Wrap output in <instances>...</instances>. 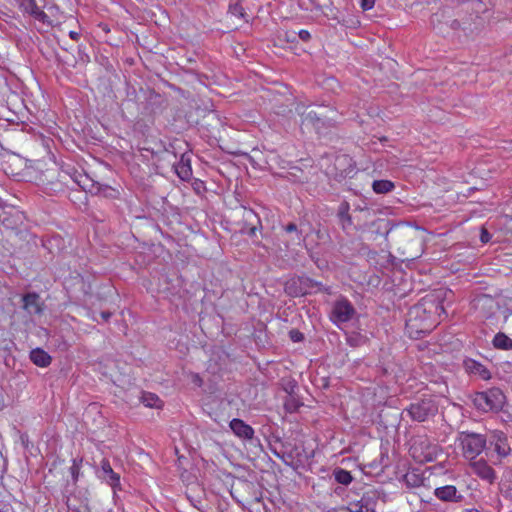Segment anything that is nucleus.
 I'll list each match as a JSON object with an SVG mask.
<instances>
[{
    "instance_id": "obj_32",
    "label": "nucleus",
    "mask_w": 512,
    "mask_h": 512,
    "mask_svg": "<svg viewBox=\"0 0 512 512\" xmlns=\"http://www.w3.org/2000/svg\"><path fill=\"white\" fill-rule=\"evenodd\" d=\"M31 16L42 23H48V15L40 8L35 10Z\"/></svg>"
},
{
    "instance_id": "obj_30",
    "label": "nucleus",
    "mask_w": 512,
    "mask_h": 512,
    "mask_svg": "<svg viewBox=\"0 0 512 512\" xmlns=\"http://www.w3.org/2000/svg\"><path fill=\"white\" fill-rule=\"evenodd\" d=\"M229 12L231 13V15L236 16L238 18H245L246 16L244 8L238 2L229 5Z\"/></svg>"
},
{
    "instance_id": "obj_37",
    "label": "nucleus",
    "mask_w": 512,
    "mask_h": 512,
    "mask_svg": "<svg viewBox=\"0 0 512 512\" xmlns=\"http://www.w3.org/2000/svg\"><path fill=\"white\" fill-rule=\"evenodd\" d=\"M70 470H71V474H72L73 479L77 480L78 473H79V467H78V465L75 462L71 466Z\"/></svg>"
},
{
    "instance_id": "obj_38",
    "label": "nucleus",
    "mask_w": 512,
    "mask_h": 512,
    "mask_svg": "<svg viewBox=\"0 0 512 512\" xmlns=\"http://www.w3.org/2000/svg\"><path fill=\"white\" fill-rule=\"evenodd\" d=\"M355 211H359L361 213H365V214H367V216H369L371 214V210L368 207H366V206H364V207L357 206L355 208Z\"/></svg>"
},
{
    "instance_id": "obj_28",
    "label": "nucleus",
    "mask_w": 512,
    "mask_h": 512,
    "mask_svg": "<svg viewBox=\"0 0 512 512\" xmlns=\"http://www.w3.org/2000/svg\"><path fill=\"white\" fill-rule=\"evenodd\" d=\"M20 6V8L28 13L29 15H32L35 10H37L39 7L37 6V3L35 0H16Z\"/></svg>"
},
{
    "instance_id": "obj_48",
    "label": "nucleus",
    "mask_w": 512,
    "mask_h": 512,
    "mask_svg": "<svg viewBox=\"0 0 512 512\" xmlns=\"http://www.w3.org/2000/svg\"><path fill=\"white\" fill-rule=\"evenodd\" d=\"M327 512H339V511L336 509H331V510H328Z\"/></svg>"
},
{
    "instance_id": "obj_2",
    "label": "nucleus",
    "mask_w": 512,
    "mask_h": 512,
    "mask_svg": "<svg viewBox=\"0 0 512 512\" xmlns=\"http://www.w3.org/2000/svg\"><path fill=\"white\" fill-rule=\"evenodd\" d=\"M472 402L478 411L498 413L506 403V396L500 388L492 387L485 391L476 392L473 395Z\"/></svg>"
},
{
    "instance_id": "obj_16",
    "label": "nucleus",
    "mask_w": 512,
    "mask_h": 512,
    "mask_svg": "<svg viewBox=\"0 0 512 512\" xmlns=\"http://www.w3.org/2000/svg\"><path fill=\"white\" fill-rule=\"evenodd\" d=\"M349 210L350 205L347 201L341 202L337 210L339 224L342 230L346 233H349L350 229L353 227V221Z\"/></svg>"
},
{
    "instance_id": "obj_44",
    "label": "nucleus",
    "mask_w": 512,
    "mask_h": 512,
    "mask_svg": "<svg viewBox=\"0 0 512 512\" xmlns=\"http://www.w3.org/2000/svg\"><path fill=\"white\" fill-rule=\"evenodd\" d=\"M382 223H384V224H385V226H387L388 221L383 220V219H379L378 221L373 222V225L378 224V228H381V224H382Z\"/></svg>"
},
{
    "instance_id": "obj_22",
    "label": "nucleus",
    "mask_w": 512,
    "mask_h": 512,
    "mask_svg": "<svg viewBox=\"0 0 512 512\" xmlns=\"http://www.w3.org/2000/svg\"><path fill=\"white\" fill-rule=\"evenodd\" d=\"M492 344H493L494 348L499 349V350H505V351L512 350V339L509 338L503 332H498L494 336V338L492 340Z\"/></svg>"
},
{
    "instance_id": "obj_36",
    "label": "nucleus",
    "mask_w": 512,
    "mask_h": 512,
    "mask_svg": "<svg viewBox=\"0 0 512 512\" xmlns=\"http://www.w3.org/2000/svg\"><path fill=\"white\" fill-rule=\"evenodd\" d=\"M298 37H299V39H301L302 41L307 42V41H309V40L311 39V34H310V32H309V31H307V30H300V31L298 32Z\"/></svg>"
},
{
    "instance_id": "obj_11",
    "label": "nucleus",
    "mask_w": 512,
    "mask_h": 512,
    "mask_svg": "<svg viewBox=\"0 0 512 512\" xmlns=\"http://www.w3.org/2000/svg\"><path fill=\"white\" fill-rule=\"evenodd\" d=\"M22 308L29 315H39L44 310V304L41 301L39 294L36 292H29L22 296Z\"/></svg>"
},
{
    "instance_id": "obj_5",
    "label": "nucleus",
    "mask_w": 512,
    "mask_h": 512,
    "mask_svg": "<svg viewBox=\"0 0 512 512\" xmlns=\"http://www.w3.org/2000/svg\"><path fill=\"white\" fill-rule=\"evenodd\" d=\"M322 284L305 276H296L286 281L284 291L288 296L300 297L312 292L313 289L321 290Z\"/></svg>"
},
{
    "instance_id": "obj_8",
    "label": "nucleus",
    "mask_w": 512,
    "mask_h": 512,
    "mask_svg": "<svg viewBox=\"0 0 512 512\" xmlns=\"http://www.w3.org/2000/svg\"><path fill=\"white\" fill-rule=\"evenodd\" d=\"M438 448L427 439L415 442L411 447L412 456L419 462H432L437 457Z\"/></svg>"
},
{
    "instance_id": "obj_13",
    "label": "nucleus",
    "mask_w": 512,
    "mask_h": 512,
    "mask_svg": "<svg viewBox=\"0 0 512 512\" xmlns=\"http://www.w3.org/2000/svg\"><path fill=\"white\" fill-rule=\"evenodd\" d=\"M471 468L473 473L481 479L486 480L489 483L494 482L496 478L495 471L490 465L487 464L486 461L482 459L474 461L471 463Z\"/></svg>"
},
{
    "instance_id": "obj_31",
    "label": "nucleus",
    "mask_w": 512,
    "mask_h": 512,
    "mask_svg": "<svg viewBox=\"0 0 512 512\" xmlns=\"http://www.w3.org/2000/svg\"><path fill=\"white\" fill-rule=\"evenodd\" d=\"M273 453L276 457L280 458L284 461L285 464L293 466V452H284L282 454L278 453L276 450H273Z\"/></svg>"
},
{
    "instance_id": "obj_25",
    "label": "nucleus",
    "mask_w": 512,
    "mask_h": 512,
    "mask_svg": "<svg viewBox=\"0 0 512 512\" xmlns=\"http://www.w3.org/2000/svg\"><path fill=\"white\" fill-rule=\"evenodd\" d=\"M336 168L338 166H347L344 170L341 171L340 176L341 177H347L350 176L351 173L354 172L355 167L352 164V159L347 156L338 157L335 162Z\"/></svg>"
},
{
    "instance_id": "obj_27",
    "label": "nucleus",
    "mask_w": 512,
    "mask_h": 512,
    "mask_svg": "<svg viewBox=\"0 0 512 512\" xmlns=\"http://www.w3.org/2000/svg\"><path fill=\"white\" fill-rule=\"evenodd\" d=\"M302 122L319 127L322 124V119L317 112L309 110L302 113Z\"/></svg>"
},
{
    "instance_id": "obj_10",
    "label": "nucleus",
    "mask_w": 512,
    "mask_h": 512,
    "mask_svg": "<svg viewBox=\"0 0 512 512\" xmlns=\"http://www.w3.org/2000/svg\"><path fill=\"white\" fill-rule=\"evenodd\" d=\"M97 475L100 479L104 480L109 484L115 491L117 487H120V475L112 469L110 462L103 458L100 463V468L97 471Z\"/></svg>"
},
{
    "instance_id": "obj_12",
    "label": "nucleus",
    "mask_w": 512,
    "mask_h": 512,
    "mask_svg": "<svg viewBox=\"0 0 512 512\" xmlns=\"http://www.w3.org/2000/svg\"><path fill=\"white\" fill-rule=\"evenodd\" d=\"M229 427L238 438L250 441L254 438V429L242 419L234 418L230 421Z\"/></svg>"
},
{
    "instance_id": "obj_49",
    "label": "nucleus",
    "mask_w": 512,
    "mask_h": 512,
    "mask_svg": "<svg viewBox=\"0 0 512 512\" xmlns=\"http://www.w3.org/2000/svg\"><path fill=\"white\" fill-rule=\"evenodd\" d=\"M334 19H336L338 23H341V20L338 17H334Z\"/></svg>"
},
{
    "instance_id": "obj_23",
    "label": "nucleus",
    "mask_w": 512,
    "mask_h": 512,
    "mask_svg": "<svg viewBox=\"0 0 512 512\" xmlns=\"http://www.w3.org/2000/svg\"><path fill=\"white\" fill-rule=\"evenodd\" d=\"M333 476L337 483L345 486L349 485L353 481L351 472L340 467H337L333 470Z\"/></svg>"
},
{
    "instance_id": "obj_34",
    "label": "nucleus",
    "mask_w": 512,
    "mask_h": 512,
    "mask_svg": "<svg viewBox=\"0 0 512 512\" xmlns=\"http://www.w3.org/2000/svg\"><path fill=\"white\" fill-rule=\"evenodd\" d=\"M491 240V234L488 232V230L484 227H481L480 232V241L485 244L488 243Z\"/></svg>"
},
{
    "instance_id": "obj_9",
    "label": "nucleus",
    "mask_w": 512,
    "mask_h": 512,
    "mask_svg": "<svg viewBox=\"0 0 512 512\" xmlns=\"http://www.w3.org/2000/svg\"><path fill=\"white\" fill-rule=\"evenodd\" d=\"M490 447L497 454L499 459L507 457L511 453V447L507 435L501 430H493L487 439Z\"/></svg>"
},
{
    "instance_id": "obj_17",
    "label": "nucleus",
    "mask_w": 512,
    "mask_h": 512,
    "mask_svg": "<svg viewBox=\"0 0 512 512\" xmlns=\"http://www.w3.org/2000/svg\"><path fill=\"white\" fill-rule=\"evenodd\" d=\"M283 230L290 236L287 240L286 247H289L290 245L300 246L305 242L306 237L303 235V232L298 229V226L295 223L290 222L286 224L283 226Z\"/></svg>"
},
{
    "instance_id": "obj_21",
    "label": "nucleus",
    "mask_w": 512,
    "mask_h": 512,
    "mask_svg": "<svg viewBox=\"0 0 512 512\" xmlns=\"http://www.w3.org/2000/svg\"><path fill=\"white\" fill-rule=\"evenodd\" d=\"M243 217L245 222L249 224L250 227H248L247 230L243 229L242 231L247 233L250 237L255 236L257 231V224L261 223L258 215L252 209H245Z\"/></svg>"
},
{
    "instance_id": "obj_6",
    "label": "nucleus",
    "mask_w": 512,
    "mask_h": 512,
    "mask_svg": "<svg viewBox=\"0 0 512 512\" xmlns=\"http://www.w3.org/2000/svg\"><path fill=\"white\" fill-rule=\"evenodd\" d=\"M355 314V308L349 300L341 298L337 300L332 308L330 319L334 324L348 322Z\"/></svg>"
},
{
    "instance_id": "obj_15",
    "label": "nucleus",
    "mask_w": 512,
    "mask_h": 512,
    "mask_svg": "<svg viewBox=\"0 0 512 512\" xmlns=\"http://www.w3.org/2000/svg\"><path fill=\"white\" fill-rule=\"evenodd\" d=\"M175 173L183 181H189L192 177L190 156L183 153L176 163L173 164Z\"/></svg>"
},
{
    "instance_id": "obj_50",
    "label": "nucleus",
    "mask_w": 512,
    "mask_h": 512,
    "mask_svg": "<svg viewBox=\"0 0 512 512\" xmlns=\"http://www.w3.org/2000/svg\"><path fill=\"white\" fill-rule=\"evenodd\" d=\"M508 512H512V509H511V510H509Z\"/></svg>"
},
{
    "instance_id": "obj_41",
    "label": "nucleus",
    "mask_w": 512,
    "mask_h": 512,
    "mask_svg": "<svg viewBox=\"0 0 512 512\" xmlns=\"http://www.w3.org/2000/svg\"><path fill=\"white\" fill-rule=\"evenodd\" d=\"M69 37L73 40H78L79 37H80V34L76 31H70L69 32Z\"/></svg>"
},
{
    "instance_id": "obj_24",
    "label": "nucleus",
    "mask_w": 512,
    "mask_h": 512,
    "mask_svg": "<svg viewBox=\"0 0 512 512\" xmlns=\"http://www.w3.org/2000/svg\"><path fill=\"white\" fill-rule=\"evenodd\" d=\"M395 185L390 180H375L372 183V189L377 194H386L394 189Z\"/></svg>"
},
{
    "instance_id": "obj_26",
    "label": "nucleus",
    "mask_w": 512,
    "mask_h": 512,
    "mask_svg": "<svg viewBox=\"0 0 512 512\" xmlns=\"http://www.w3.org/2000/svg\"><path fill=\"white\" fill-rule=\"evenodd\" d=\"M142 402L145 406L150 408H160L162 406L160 398L156 394L150 392L143 393Z\"/></svg>"
},
{
    "instance_id": "obj_20",
    "label": "nucleus",
    "mask_w": 512,
    "mask_h": 512,
    "mask_svg": "<svg viewBox=\"0 0 512 512\" xmlns=\"http://www.w3.org/2000/svg\"><path fill=\"white\" fill-rule=\"evenodd\" d=\"M92 194L103 196L105 198L114 199L119 195L118 190L115 188L101 183H93L89 189Z\"/></svg>"
},
{
    "instance_id": "obj_3",
    "label": "nucleus",
    "mask_w": 512,
    "mask_h": 512,
    "mask_svg": "<svg viewBox=\"0 0 512 512\" xmlns=\"http://www.w3.org/2000/svg\"><path fill=\"white\" fill-rule=\"evenodd\" d=\"M457 440L462 448L466 459H475L486 447L487 437L483 434L462 431L458 434Z\"/></svg>"
},
{
    "instance_id": "obj_35",
    "label": "nucleus",
    "mask_w": 512,
    "mask_h": 512,
    "mask_svg": "<svg viewBox=\"0 0 512 512\" xmlns=\"http://www.w3.org/2000/svg\"><path fill=\"white\" fill-rule=\"evenodd\" d=\"M360 7L364 10H371L375 5V0H360Z\"/></svg>"
},
{
    "instance_id": "obj_39",
    "label": "nucleus",
    "mask_w": 512,
    "mask_h": 512,
    "mask_svg": "<svg viewBox=\"0 0 512 512\" xmlns=\"http://www.w3.org/2000/svg\"><path fill=\"white\" fill-rule=\"evenodd\" d=\"M100 316L103 319V321L107 322L110 319V317L112 316V313L109 311H102L100 313Z\"/></svg>"
},
{
    "instance_id": "obj_42",
    "label": "nucleus",
    "mask_w": 512,
    "mask_h": 512,
    "mask_svg": "<svg viewBox=\"0 0 512 512\" xmlns=\"http://www.w3.org/2000/svg\"><path fill=\"white\" fill-rule=\"evenodd\" d=\"M99 27L102 29V31H104L105 33H109L110 32V28L108 26V24H105V23H100L99 24Z\"/></svg>"
},
{
    "instance_id": "obj_46",
    "label": "nucleus",
    "mask_w": 512,
    "mask_h": 512,
    "mask_svg": "<svg viewBox=\"0 0 512 512\" xmlns=\"http://www.w3.org/2000/svg\"><path fill=\"white\" fill-rule=\"evenodd\" d=\"M410 477L415 478V477H416V475H415V474H412V475L407 474V475L405 476V479H406L407 483H410Z\"/></svg>"
},
{
    "instance_id": "obj_43",
    "label": "nucleus",
    "mask_w": 512,
    "mask_h": 512,
    "mask_svg": "<svg viewBox=\"0 0 512 512\" xmlns=\"http://www.w3.org/2000/svg\"><path fill=\"white\" fill-rule=\"evenodd\" d=\"M193 382H194L195 384H197L198 386H201V385H202V379H201V378L199 377V375H197V374L194 376V380H193Z\"/></svg>"
},
{
    "instance_id": "obj_4",
    "label": "nucleus",
    "mask_w": 512,
    "mask_h": 512,
    "mask_svg": "<svg viewBox=\"0 0 512 512\" xmlns=\"http://www.w3.org/2000/svg\"><path fill=\"white\" fill-rule=\"evenodd\" d=\"M404 412L413 420L417 422H425L434 417L438 413V404L431 398H423L412 402Z\"/></svg>"
},
{
    "instance_id": "obj_14",
    "label": "nucleus",
    "mask_w": 512,
    "mask_h": 512,
    "mask_svg": "<svg viewBox=\"0 0 512 512\" xmlns=\"http://www.w3.org/2000/svg\"><path fill=\"white\" fill-rule=\"evenodd\" d=\"M434 495L441 501L445 502H461L463 495L458 493L457 488L453 485L438 487L434 490Z\"/></svg>"
},
{
    "instance_id": "obj_7",
    "label": "nucleus",
    "mask_w": 512,
    "mask_h": 512,
    "mask_svg": "<svg viewBox=\"0 0 512 512\" xmlns=\"http://www.w3.org/2000/svg\"><path fill=\"white\" fill-rule=\"evenodd\" d=\"M379 494L375 490L365 492L360 500L350 502L347 509L349 512H376L379 502Z\"/></svg>"
},
{
    "instance_id": "obj_29",
    "label": "nucleus",
    "mask_w": 512,
    "mask_h": 512,
    "mask_svg": "<svg viewBox=\"0 0 512 512\" xmlns=\"http://www.w3.org/2000/svg\"><path fill=\"white\" fill-rule=\"evenodd\" d=\"M346 342L349 346L356 348L363 345L366 342V338L360 334H351L347 336Z\"/></svg>"
},
{
    "instance_id": "obj_45",
    "label": "nucleus",
    "mask_w": 512,
    "mask_h": 512,
    "mask_svg": "<svg viewBox=\"0 0 512 512\" xmlns=\"http://www.w3.org/2000/svg\"><path fill=\"white\" fill-rule=\"evenodd\" d=\"M451 27L453 29H458L460 27V22L458 20H453L451 23Z\"/></svg>"
},
{
    "instance_id": "obj_40",
    "label": "nucleus",
    "mask_w": 512,
    "mask_h": 512,
    "mask_svg": "<svg viewBox=\"0 0 512 512\" xmlns=\"http://www.w3.org/2000/svg\"><path fill=\"white\" fill-rule=\"evenodd\" d=\"M381 464L383 467L388 466V455L381 453Z\"/></svg>"
},
{
    "instance_id": "obj_19",
    "label": "nucleus",
    "mask_w": 512,
    "mask_h": 512,
    "mask_svg": "<svg viewBox=\"0 0 512 512\" xmlns=\"http://www.w3.org/2000/svg\"><path fill=\"white\" fill-rule=\"evenodd\" d=\"M30 360L38 367H48L51 364V356L41 348H35L30 352Z\"/></svg>"
},
{
    "instance_id": "obj_1",
    "label": "nucleus",
    "mask_w": 512,
    "mask_h": 512,
    "mask_svg": "<svg viewBox=\"0 0 512 512\" xmlns=\"http://www.w3.org/2000/svg\"><path fill=\"white\" fill-rule=\"evenodd\" d=\"M442 312L443 306L435 299L423 298L409 309L406 328L415 338L423 337L436 327Z\"/></svg>"
},
{
    "instance_id": "obj_47",
    "label": "nucleus",
    "mask_w": 512,
    "mask_h": 512,
    "mask_svg": "<svg viewBox=\"0 0 512 512\" xmlns=\"http://www.w3.org/2000/svg\"><path fill=\"white\" fill-rule=\"evenodd\" d=\"M466 512H480V511L477 509H469V510H466Z\"/></svg>"
},
{
    "instance_id": "obj_33",
    "label": "nucleus",
    "mask_w": 512,
    "mask_h": 512,
    "mask_svg": "<svg viewBox=\"0 0 512 512\" xmlns=\"http://www.w3.org/2000/svg\"><path fill=\"white\" fill-rule=\"evenodd\" d=\"M289 336H290V339L293 341V342H301L303 339H304V336H303V333H301L299 330L297 329H292L289 331Z\"/></svg>"
},
{
    "instance_id": "obj_18",
    "label": "nucleus",
    "mask_w": 512,
    "mask_h": 512,
    "mask_svg": "<svg viewBox=\"0 0 512 512\" xmlns=\"http://www.w3.org/2000/svg\"><path fill=\"white\" fill-rule=\"evenodd\" d=\"M466 372L469 374L477 375L483 380H488L491 377L489 370L480 362L474 359H466L463 362Z\"/></svg>"
}]
</instances>
